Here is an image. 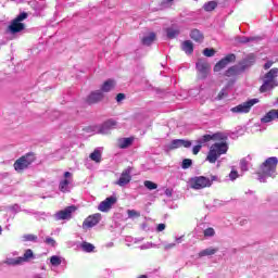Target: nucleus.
<instances>
[{
	"instance_id": "1",
	"label": "nucleus",
	"mask_w": 278,
	"mask_h": 278,
	"mask_svg": "<svg viewBox=\"0 0 278 278\" xmlns=\"http://www.w3.org/2000/svg\"><path fill=\"white\" fill-rule=\"evenodd\" d=\"M227 151H229V147L225 141L212 144L206 155V162H210V164H216L218 157H220V155H225Z\"/></svg>"
},
{
	"instance_id": "2",
	"label": "nucleus",
	"mask_w": 278,
	"mask_h": 278,
	"mask_svg": "<svg viewBox=\"0 0 278 278\" xmlns=\"http://www.w3.org/2000/svg\"><path fill=\"white\" fill-rule=\"evenodd\" d=\"M277 164L278 160L276 156L268 157L257 170V175L261 178L264 177H275V173H277Z\"/></svg>"
},
{
	"instance_id": "3",
	"label": "nucleus",
	"mask_w": 278,
	"mask_h": 278,
	"mask_svg": "<svg viewBox=\"0 0 278 278\" xmlns=\"http://www.w3.org/2000/svg\"><path fill=\"white\" fill-rule=\"evenodd\" d=\"M277 77H278V68L274 67L269 70L268 73H266L263 77V85L260 87V92H268V90H273L274 88H277L278 83H277Z\"/></svg>"
},
{
	"instance_id": "4",
	"label": "nucleus",
	"mask_w": 278,
	"mask_h": 278,
	"mask_svg": "<svg viewBox=\"0 0 278 278\" xmlns=\"http://www.w3.org/2000/svg\"><path fill=\"white\" fill-rule=\"evenodd\" d=\"M34 162H36V153L28 152L25 155L17 159L14 162L13 167L16 170V173H23L24 170H27V168H29V166H31Z\"/></svg>"
},
{
	"instance_id": "5",
	"label": "nucleus",
	"mask_w": 278,
	"mask_h": 278,
	"mask_svg": "<svg viewBox=\"0 0 278 278\" xmlns=\"http://www.w3.org/2000/svg\"><path fill=\"white\" fill-rule=\"evenodd\" d=\"M256 103H260V100L257 98H254L237 106H233L232 109H230V112H232L233 114H249V112H251V108H253V105H255Z\"/></svg>"
},
{
	"instance_id": "6",
	"label": "nucleus",
	"mask_w": 278,
	"mask_h": 278,
	"mask_svg": "<svg viewBox=\"0 0 278 278\" xmlns=\"http://www.w3.org/2000/svg\"><path fill=\"white\" fill-rule=\"evenodd\" d=\"M190 185L192 190H203V188H210L212 186V180L205 176H195L191 178Z\"/></svg>"
},
{
	"instance_id": "7",
	"label": "nucleus",
	"mask_w": 278,
	"mask_h": 278,
	"mask_svg": "<svg viewBox=\"0 0 278 278\" xmlns=\"http://www.w3.org/2000/svg\"><path fill=\"white\" fill-rule=\"evenodd\" d=\"M105 99V94L101 90L91 91L87 98L85 99V103L87 105H97V103H101Z\"/></svg>"
},
{
	"instance_id": "8",
	"label": "nucleus",
	"mask_w": 278,
	"mask_h": 278,
	"mask_svg": "<svg viewBox=\"0 0 278 278\" xmlns=\"http://www.w3.org/2000/svg\"><path fill=\"white\" fill-rule=\"evenodd\" d=\"M232 62H236V54H227L224 59L215 64L214 72L219 73V71H223V68H227V66H229V64H231Z\"/></svg>"
},
{
	"instance_id": "9",
	"label": "nucleus",
	"mask_w": 278,
	"mask_h": 278,
	"mask_svg": "<svg viewBox=\"0 0 278 278\" xmlns=\"http://www.w3.org/2000/svg\"><path fill=\"white\" fill-rule=\"evenodd\" d=\"M101 222V213H96L93 215H89L83 223L84 229H91V227H94L99 225Z\"/></svg>"
},
{
	"instance_id": "10",
	"label": "nucleus",
	"mask_w": 278,
	"mask_h": 278,
	"mask_svg": "<svg viewBox=\"0 0 278 278\" xmlns=\"http://www.w3.org/2000/svg\"><path fill=\"white\" fill-rule=\"evenodd\" d=\"M77 207L75 205L67 206L55 214L56 220H68L73 216V212H76Z\"/></svg>"
},
{
	"instance_id": "11",
	"label": "nucleus",
	"mask_w": 278,
	"mask_h": 278,
	"mask_svg": "<svg viewBox=\"0 0 278 278\" xmlns=\"http://www.w3.org/2000/svg\"><path fill=\"white\" fill-rule=\"evenodd\" d=\"M131 167H127L126 169H124L121 174L119 179L115 182L116 186H121L122 188L124 186H127V184H129V181H131Z\"/></svg>"
},
{
	"instance_id": "12",
	"label": "nucleus",
	"mask_w": 278,
	"mask_h": 278,
	"mask_svg": "<svg viewBox=\"0 0 278 278\" xmlns=\"http://www.w3.org/2000/svg\"><path fill=\"white\" fill-rule=\"evenodd\" d=\"M116 201H117L116 197L106 198L104 201H102L99 204L98 206L99 212H110V210H112V205H114Z\"/></svg>"
},
{
	"instance_id": "13",
	"label": "nucleus",
	"mask_w": 278,
	"mask_h": 278,
	"mask_svg": "<svg viewBox=\"0 0 278 278\" xmlns=\"http://www.w3.org/2000/svg\"><path fill=\"white\" fill-rule=\"evenodd\" d=\"M180 147H185V149H190L192 147V142L184 139H174L169 146L170 150L180 149Z\"/></svg>"
},
{
	"instance_id": "14",
	"label": "nucleus",
	"mask_w": 278,
	"mask_h": 278,
	"mask_svg": "<svg viewBox=\"0 0 278 278\" xmlns=\"http://www.w3.org/2000/svg\"><path fill=\"white\" fill-rule=\"evenodd\" d=\"M244 67H240L238 65L230 66L226 72H225V77H236L240 75V73H243Z\"/></svg>"
},
{
	"instance_id": "15",
	"label": "nucleus",
	"mask_w": 278,
	"mask_h": 278,
	"mask_svg": "<svg viewBox=\"0 0 278 278\" xmlns=\"http://www.w3.org/2000/svg\"><path fill=\"white\" fill-rule=\"evenodd\" d=\"M114 88H116V80L110 78L102 84L100 92H112Z\"/></svg>"
},
{
	"instance_id": "16",
	"label": "nucleus",
	"mask_w": 278,
	"mask_h": 278,
	"mask_svg": "<svg viewBox=\"0 0 278 278\" xmlns=\"http://www.w3.org/2000/svg\"><path fill=\"white\" fill-rule=\"evenodd\" d=\"M9 29H10L11 34H18L20 31H23V29H25V24L16 21V20H13V22L9 26Z\"/></svg>"
},
{
	"instance_id": "17",
	"label": "nucleus",
	"mask_w": 278,
	"mask_h": 278,
	"mask_svg": "<svg viewBox=\"0 0 278 278\" xmlns=\"http://www.w3.org/2000/svg\"><path fill=\"white\" fill-rule=\"evenodd\" d=\"M199 73H201L202 77H206L207 73L210 71V65L205 62H203L202 60H200L197 64H195Z\"/></svg>"
},
{
	"instance_id": "18",
	"label": "nucleus",
	"mask_w": 278,
	"mask_h": 278,
	"mask_svg": "<svg viewBox=\"0 0 278 278\" xmlns=\"http://www.w3.org/2000/svg\"><path fill=\"white\" fill-rule=\"evenodd\" d=\"M181 49L185 51V53H187V55H192V53H194V45L190 40L184 41Z\"/></svg>"
},
{
	"instance_id": "19",
	"label": "nucleus",
	"mask_w": 278,
	"mask_h": 278,
	"mask_svg": "<svg viewBox=\"0 0 278 278\" xmlns=\"http://www.w3.org/2000/svg\"><path fill=\"white\" fill-rule=\"evenodd\" d=\"M190 38L191 40H194V42H202L205 37L203 36V33H201V30L193 29L190 33Z\"/></svg>"
},
{
	"instance_id": "20",
	"label": "nucleus",
	"mask_w": 278,
	"mask_h": 278,
	"mask_svg": "<svg viewBox=\"0 0 278 278\" xmlns=\"http://www.w3.org/2000/svg\"><path fill=\"white\" fill-rule=\"evenodd\" d=\"M134 144V138H123L118 140V148L119 149H127L128 147H131Z\"/></svg>"
},
{
	"instance_id": "21",
	"label": "nucleus",
	"mask_w": 278,
	"mask_h": 278,
	"mask_svg": "<svg viewBox=\"0 0 278 278\" xmlns=\"http://www.w3.org/2000/svg\"><path fill=\"white\" fill-rule=\"evenodd\" d=\"M217 8H218V2H216L214 0L205 2L203 4V10L205 12H214V10H216Z\"/></svg>"
},
{
	"instance_id": "22",
	"label": "nucleus",
	"mask_w": 278,
	"mask_h": 278,
	"mask_svg": "<svg viewBox=\"0 0 278 278\" xmlns=\"http://www.w3.org/2000/svg\"><path fill=\"white\" fill-rule=\"evenodd\" d=\"M156 35L155 33H150L148 36L143 37L141 39L142 45H146L149 47L150 45H153L155 42Z\"/></svg>"
},
{
	"instance_id": "23",
	"label": "nucleus",
	"mask_w": 278,
	"mask_h": 278,
	"mask_svg": "<svg viewBox=\"0 0 278 278\" xmlns=\"http://www.w3.org/2000/svg\"><path fill=\"white\" fill-rule=\"evenodd\" d=\"M34 251L31 249H27L24 252L23 256H20V260L22 262V264H25V262H29V260H34Z\"/></svg>"
},
{
	"instance_id": "24",
	"label": "nucleus",
	"mask_w": 278,
	"mask_h": 278,
	"mask_svg": "<svg viewBox=\"0 0 278 278\" xmlns=\"http://www.w3.org/2000/svg\"><path fill=\"white\" fill-rule=\"evenodd\" d=\"M215 253H218V249H205L199 252V257H205L207 255H215Z\"/></svg>"
},
{
	"instance_id": "25",
	"label": "nucleus",
	"mask_w": 278,
	"mask_h": 278,
	"mask_svg": "<svg viewBox=\"0 0 278 278\" xmlns=\"http://www.w3.org/2000/svg\"><path fill=\"white\" fill-rule=\"evenodd\" d=\"M275 121V115L273 113V110L267 112L263 118H261V123H273Z\"/></svg>"
},
{
	"instance_id": "26",
	"label": "nucleus",
	"mask_w": 278,
	"mask_h": 278,
	"mask_svg": "<svg viewBox=\"0 0 278 278\" xmlns=\"http://www.w3.org/2000/svg\"><path fill=\"white\" fill-rule=\"evenodd\" d=\"M90 160H92V162H96L97 164H99L101 162V151L99 150H94L90 155H89Z\"/></svg>"
},
{
	"instance_id": "27",
	"label": "nucleus",
	"mask_w": 278,
	"mask_h": 278,
	"mask_svg": "<svg viewBox=\"0 0 278 278\" xmlns=\"http://www.w3.org/2000/svg\"><path fill=\"white\" fill-rule=\"evenodd\" d=\"M4 263H7L8 266H21V264H23L21 256L16 258H8Z\"/></svg>"
},
{
	"instance_id": "28",
	"label": "nucleus",
	"mask_w": 278,
	"mask_h": 278,
	"mask_svg": "<svg viewBox=\"0 0 278 278\" xmlns=\"http://www.w3.org/2000/svg\"><path fill=\"white\" fill-rule=\"evenodd\" d=\"M71 184V181L65 178L64 180H62L59 185V190L61 192H68V185Z\"/></svg>"
},
{
	"instance_id": "29",
	"label": "nucleus",
	"mask_w": 278,
	"mask_h": 278,
	"mask_svg": "<svg viewBox=\"0 0 278 278\" xmlns=\"http://www.w3.org/2000/svg\"><path fill=\"white\" fill-rule=\"evenodd\" d=\"M117 123L114 119H108L103 123L102 129H114L116 127Z\"/></svg>"
},
{
	"instance_id": "30",
	"label": "nucleus",
	"mask_w": 278,
	"mask_h": 278,
	"mask_svg": "<svg viewBox=\"0 0 278 278\" xmlns=\"http://www.w3.org/2000/svg\"><path fill=\"white\" fill-rule=\"evenodd\" d=\"M81 249L83 251H85V253H92V251H94V245L92 243L84 241L81 243Z\"/></svg>"
},
{
	"instance_id": "31",
	"label": "nucleus",
	"mask_w": 278,
	"mask_h": 278,
	"mask_svg": "<svg viewBox=\"0 0 278 278\" xmlns=\"http://www.w3.org/2000/svg\"><path fill=\"white\" fill-rule=\"evenodd\" d=\"M166 34L169 39L177 38V36H179V29L167 28Z\"/></svg>"
},
{
	"instance_id": "32",
	"label": "nucleus",
	"mask_w": 278,
	"mask_h": 278,
	"mask_svg": "<svg viewBox=\"0 0 278 278\" xmlns=\"http://www.w3.org/2000/svg\"><path fill=\"white\" fill-rule=\"evenodd\" d=\"M23 242H37L38 236L36 235H24L22 237Z\"/></svg>"
},
{
	"instance_id": "33",
	"label": "nucleus",
	"mask_w": 278,
	"mask_h": 278,
	"mask_svg": "<svg viewBox=\"0 0 278 278\" xmlns=\"http://www.w3.org/2000/svg\"><path fill=\"white\" fill-rule=\"evenodd\" d=\"M203 55H205V58H214V55H216V50H214L213 48H205L203 50Z\"/></svg>"
},
{
	"instance_id": "34",
	"label": "nucleus",
	"mask_w": 278,
	"mask_h": 278,
	"mask_svg": "<svg viewBox=\"0 0 278 278\" xmlns=\"http://www.w3.org/2000/svg\"><path fill=\"white\" fill-rule=\"evenodd\" d=\"M143 186H146V188H147L148 190H157V184H155V182H153V181H151V180H146V181L143 182Z\"/></svg>"
},
{
	"instance_id": "35",
	"label": "nucleus",
	"mask_w": 278,
	"mask_h": 278,
	"mask_svg": "<svg viewBox=\"0 0 278 278\" xmlns=\"http://www.w3.org/2000/svg\"><path fill=\"white\" fill-rule=\"evenodd\" d=\"M50 263L52 264V266H60V264H62V260L60 258V256L53 255L50 257Z\"/></svg>"
},
{
	"instance_id": "36",
	"label": "nucleus",
	"mask_w": 278,
	"mask_h": 278,
	"mask_svg": "<svg viewBox=\"0 0 278 278\" xmlns=\"http://www.w3.org/2000/svg\"><path fill=\"white\" fill-rule=\"evenodd\" d=\"M202 148H203V141L199 140L198 144L194 146L192 149L193 155H199V152L201 151Z\"/></svg>"
},
{
	"instance_id": "37",
	"label": "nucleus",
	"mask_w": 278,
	"mask_h": 278,
	"mask_svg": "<svg viewBox=\"0 0 278 278\" xmlns=\"http://www.w3.org/2000/svg\"><path fill=\"white\" fill-rule=\"evenodd\" d=\"M215 233H216V231H215L214 228H212V227L206 228V229L204 230V236H205L206 238H212V237L215 236Z\"/></svg>"
},
{
	"instance_id": "38",
	"label": "nucleus",
	"mask_w": 278,
	"mask_h": 278,
	"mask_svg": "<svg viewBox=\"0 0 278 278\" xmlns=\"http://www.w3.org/2000/svg\"><path fill=\"white\" fill-rule=\"evenodd\" d=\"M190 166H192V160L190 159H185L182 161V165H181V168H184L185 170L190 168Z\"/></svg>"
},
{
	"instance_id": "39",
	"label": "nucleus",
	"mask_w": 278,
	"mask_h": 278,
	"mask_svg": "<svg viewBox=\"0 0 278 278\" xmlns=\"http://www.w3.org/2000/svg\"><path fill=\"white\" fill-rule=\"evenodd\" d=\"M213 140H222L223 142H225V140H227V137L220 132H216L213 135Z\"/></svg>"
},
{
	"instance_id": "40",
	"label": "nucleus",
	"mask_w": 278,
	"mask_h": 278,
	"mask_svg": "<svg viewBox=\"0 0 278 278\" xmlns=\"http://www.w3.org/2000/svg\"><path fill=\"white\" fill-rule=\"evenodd\" d=\"M227 97V91L225 89H222L217 94V101H222V99H225Z\"/></svg>"
},
{
	"instance_id": "41",
	"label": "nucleus",
	"mask_w": 278,
	"mask_h": 278,
	"mask_svg": "<svg viewBox=\"0 0 278 278\" xmlns=\"http://www.w3.org/2000/svg\"><path fill=\"white\" fill-rule=\"evenodd\" d=\"M210 140H214V135H204L203 137H202V144L204 143V142H210Z\"/></svg>"
},
{
	"instance_id": "42",
	"label": "nucleus",
	"mask_w": 278,
	"mask_h": 278,
	"mask_svg": "<svg viewBox=\"0 0 278 278\" xmlns=\"http://www.w3.org/2000/svg\"><path fill=\"white\" fill-rule=\"evenodd\" d=\"M25 18H27V13L23 12L20 15L16 16L15 21H17L18 23H21L22 21H25Z\"/></svg>"
},
{
	"instance_id": "43",
	"label": "nucleus",
	"mask_w": 278,
	"mask_h": 278,
	"mask_svg": "<svg viewBox=\"0 0 278 278\" xmlns=\"http://www.w3.org/2000/svg\"><path fill=\"white\" fill-rule=\"evenodd\" d=\"M127 214H128L129 218H134V216H140V213H138V211H136V210H128Z\"/></svg>"
},
{
	"instance_id": "44",
	"label": "nucleus",
	"mask_w": 278,
	"mask_h": 278,
	"mask_svg": "<svg viewBox=\"0 0 278 278\" xmlns=\"http://www.w3.org/2000/svg\"><path fill=\"white\" fill-rule=\"evenodd\" d=\"M229 177L231 179V181H235V179H238L239 175H238V170H231L229 174Z\"/></svg>"
},
{
	"instance_id": "45",
	"label": "nucleus",
	"mask_w": 278,
	"mask_h": 278,
	"mask_svg": "<svg viewBox=\"0 0 278 278\" xmlns=\"http://www.w3.org/2000/svg\"><path fill=\"white\" fill-rule=\"evenodd\" d=\"M251 40H253V38L251 37H242L239 42H241V45H247V42H251Z\"/></svg>"
},
{
	"instance_id": "46",
	"label": "nucleus",
	"mask_w": 278,
	"mask_h": 278,
	"mask_svg": "<svg viewBox=\"0 0 278 278\" xmlns=\"http://www.w3.org/2000/svg\"><path fill=\"white\" fill-rule=\"evenodd\" d=\"M46 244H50L51 247H55V240L51 237L46 238Z\"/></svg>"
},
{
	"instance_id": "47",
	"label": "nucleus",
	"mask_w": 278,
	"mask_h": 278,
	"mask_svg": "<svg viewBox=\"0 0 278 278\" xmlns=\"http://www.w3.org/2000/svg\"><path fill=\"white\" fill-rule=\"evenodd\" d=\"M124 99H125V93H118V94L116 96V101H117V103H121V101H124Z\"/></svg>"
},
{
	"instance_id": "48",
	"label": "nucleus",
	"mask_w": 278,
	"mask_h": 278,
	"mask_svg": "<svg viewBox=\"0 0 278 278\" xmlns=\"http://www.w3.org/2000/svg\"><path fill=\"white\" fill-rule=\"evenodd\" d=\"M273 64H275L273 61H268L264 64V68L265 71H268V68H270V66H273Z\"/></svg>"
},
{
	"instance_id": "49",
	"label": "nucleus",
	"mask_w": 278,
	"mask_h": 278,
	"mask_svg": "<svg viewBox=\"0 0 278 278\" xmlns=\"http://www.w3.org/2000/svg\"><path fill=\"white\" fill-rule=\"evenodd\" d=\"M164 229H166V225L165 224H159L157 225V228H156L157 231H164Z\"/></svg>"
},
{
	"instance_id": "50",
	"label": "nucleus",
	"mask_w": 278,
	"mask_h": 278,
	"mask_svg": "<svg viewBox=\"0 0 278 278\" xmlns=\"http://www.w3.org/2000/svg\"><path fill=\"white\" fill-rule=\"evenodd\" d=\"M166 197H173V191L170 189L165 190Z\"/></svg>"
},
{
	"instance_id": "51",
	"label": "nucleus",
	"mask_w": 278,
	"mask_h": 278,
	"mask_svg": "<svg viewBox=\"0 0 278 278\" xmlns=\"http://www.w3.org/2000/svg\"><path fill=\"white\" fill-rule=\"evenodd\" d=\"M271 112L274 114V119L278 118V110L273 109Z\"/></svg>"
},
{
	"instance_id": "52",
	"label": "nucleus",
	"mask_w": 278,
	"mask_h": 278,
	"mask_svg": "<svg viewBox=\"0 0 278 278\" xmlns=\"http://www.w3.org/2000/svg\"><path fill=\"white\" fill-rule=\"evenodd\" d=\"M165 249H175V243H168L165 245Z\"/></svg>"
},
{
	"instance_id": "53",
	"label": "nucleus",
	"mask_w": 278,
	"mask_h": 278,
	"mask_svg": "<svg viewBox=\"0 0 278 278\" xmlns=\"http://www.w3.org/2000/svg\"><path fill=\"white\" fill-rule=\"evenodd\" d=\"M73 174H71V172H65L64 173V177L65 179H68V177H72Z\"/></svg>"
},
{
	"instance_id": "54",
	"label": "nucleus",
	"mask_w": 278,
	"mask_h": 278,
	"mask_svg": "<svg viewBox=\"0 0 278 278\" xmlns=\"http://www.w3.org/2000/svg\"><path fill=\"white\" fill-rule=\"evenodd\" d=\"M216 179H218V177H216V176H211V181H212V184H214V181H216Z\"/></svg>"
},
{
	"instance_id": "55",
	"label": "nucleus",
	"mask_w": 278,
	"mask_h": 278,
	"mask_svg": "<svg viewBox=\"0 0 278 278\" xmlns=\"http://www.w3.org/2000/svg\"><path fill=\"white\" fill-rule=\"evenodd\" d=\"M241 167H242V168H245V167H247V162L242 161V162H241Z\"/></svg>"
},
{
	"instance_id": "56",
	"label": "nucleus",
	"mask_w": 278,
	"mask_h": 278,
	"mask_svg": "<svg viewBox=\"0 0 278 278\" xmlns=\"http://www.w3.org/2000/svg\"><path fill=\"white\" fill-rule=\"evenodd\" d=\"M138 278H148L147 275H141Z\"/></svg>"
},
{
	"instance_id": "57",
	"label": "nucleus",
	"mask_w": 278,
	"mask_h": 278,
	"mask_svg": "<svg viewBox=\"0 0 278 278\" xmlns=\"http://www.w3.org/2000/svg\"><path fill=\"white\" fill-rule=\"evenodd\" d=\"M174 0H166L167 3H173Z\"/></svg>"
},
{
	"instance_id": "58",
	"label": "nucleus",
	"mask_w": 278,
	"mask_h": 278,
	"mask_svg": "<svg viewBox=\"0 0 278 278\" xmlns=\"http://www.w3.org/2000/svg\"><path fill=\"white\" fill-rule=\"evenodd\" d=\"M1 231H3V229H2L1 226H0V233H1Z\"/></svg>"
}]
</instances>
